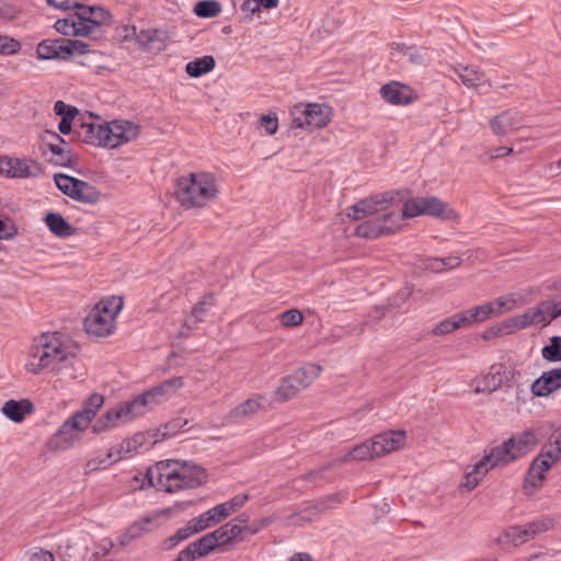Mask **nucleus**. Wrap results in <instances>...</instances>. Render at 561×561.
Returning a JSON list of instances; mask_svg holds the SVG:
<instances>
[{
	"label": "nucleus",
	"mask_w": 561,
	"mask_h": 561,
	"mask_svg": "<svg viewBox=\"0 0 561 561\" xmlns=\"http://www.w3.org/2000/svg\"><path fill=\"white\" fill-rule=\"evenodd\" d=\"M73 356V345L67 335L57 331L46 332L34 340L26 369L33 374L60 371L71 364Z\"/></svg>",
	"instance_id": "obj_1"
},
{
	"label": "nucleus",
	"mask_w": 561,
	"mask_h": 561,
	"mask_svg": "<svg viewBox=\"0 0 561 561\" xmlns=\"http://www.w3.org/2000/svg\"><path fill=\"white\" fill-rule=\"evenodd\" d=\"M205 470L196 465L190 466L179 460L159 461L154 467L149 468L144 481L158 491L174 493L181 490L195 489L206 480ZM145 486V482L140 488Z\"/></svg>",
	"instance_id": "obj_2"
},
{
	"label": "nucleus",
	"mask_w": 561,
	"mask_h": 561,
	"mask_svg": "<svg viewBox=\"0 0 561 561\" xmlns=\"http://www.w3.org/2000/svg\"><path fill=\"white\" fill-rule=\"evenodd\" d=\"M219 193L216 176L210 172H191L180 176L175 183L174 196L185 209L203 208Z\"/></svg>",
	"instance_id": "obj_3"
},
{
	"label": "nucleus",
	"mask_w": 561,
	"mask_h": 561,
	"mask_svg": "<svg viewBox=\"0 0 561 561\" xmlns=\"http://www.w3.org/2000/svg\"><path fill=\"white\" fill-rule=\"evenodd\" d=\"M514 440L506 439L501 445L491 447L484 451V455L479 459L469 471L465 474V482L461 484L467 491L474 489L485 477V474L493 468L506 466L512 461L518 459L516 451H514Z\"/></svg>",
	"instance_id": "obj_4"
},
{
	"label": "nucleus",
	"mask_w": 561,
	"mask_h": 561,
	"mask_svg": "<svg viewBox=\"0 0 561 561\" xmlns=\"http://www.w3.org/2000/svg\"><path fill=\"white\" fill-rule=\"evenodd\" d=\"M123 306V299L117 296L101 299L84 319L85 332L98 337H105L114 333L116 318Z\"/></svg>",
	"instance_id": "obj_5"
},
{
	"label": "nucleus",
	"mask_w": 561,
	"mask_h": 561,
	"mask_svg": "<svg viewBox=\"0 0 561 561\" xmlns=\"http://www.w3.org/2000/svg\"><path fill=\"white\" fill-rule=\"evenodd\" d=\"M108 126L100 116L85 112L79 116L73 134L79 141L108 148Z\"/></svg>",
	"instance_id": "obj_6"
},
{
	"label": "nucleus",
	"mask_w": 561,
	"mask_h": 561,
	"mask_svg": "<svg viewBox=\"0 0 561 561\" xmlns=\"http://www.w3.org/2000/svg\"><path fill=\"white\" fill-rule=\"evenodd\" d=\"M559 459V447L545 446L527 470L523 484L525 493L533 494L536 490L540 489L546 479V473Z\"/></svg>",
	"instance_id": "obj_7"
},
{
	"label": "nucleus",
	"mask_w": 561,
	"mask_h": 561,
	"mask_svg": "<svg viewBox=\"0 0 561 561\" xmlns=\"http://www.w3.org/2000/svg\"><path fill=\"white\" fill-rule=\"evenodd\" d=\"M54 182L62 194L76 202L94 205L101 201L102 194L98 187L83 180L57 173Z\"/></svg>",
	"instance_id": "obj_8"
},
{
	"label": "nucleus",
	"mask_w": 561,
	"mask_h": 561,
	"mask_svg": "<svg viewBox=\"0 0 561 561\" xmlns=\"http://www.w3.org/2000/svg\"><path fill=\"white\" fill-rule=\"evenodd\" d=\"M291 128L312 131L328 125L330 122V107L318 103L295 105L291 111Z\"/></svg>",
	"instance_id": "obj_9"
},
{
	"label": "nucleus",
	"mask_w": 561,
	"mask_h": 561,
	"mask_svg": "<svg viewBox=\"0 0 561 561\" xmlns=\"http://www.w3.org/2000/svg\"><path fill=\"white\" fill-rule=\"evenodd\" d=\"M401 227L399 213H388L382 217L366 220L355 229V234L365 239H377L381 236L391 234Z\"/></svg>",
	"instance_id": "obj_10"
},
{
	"label": "nucleus",
	"mask_w": 561,
	"mask_h": 561,
	"mask_svg": "<svg viewBox=\"0 0 561 561\" xmlns=\"http://www.w3.org/2000/svg\"><path fill=\"white\" fill-rule=\"evenodd\" d=\"M43 165L33 159L11 157L0 158V173L11 179L37 178L43 173Z\"/></svg>",
	"instance_id": "obj_11"
},
{
	"label": "nucleus",
	"mask_w": 561,
	"mask_h": 561,
	"mask_svg": "<svg viewBox=\"0 0 561 561\" xmlns=\"http://www.w3.org/2000/svg\"><path fill=\"white\" fill-rule=\"evenodd\" d=\"M137 417L129 401L123 402L117 407L107 410L92 425V432L100 434L117 427L121 423Z\"/></svg>",
	"instance_id": "obj_12"
},
{
	"label": "nucleus",
	"mask_w": 561,
	"mask_h": 561,
	"mask_svg": "<svg viewBox=\"0 0 561 561\" xmlns=\"http://www.w3.org/2000/svg\"><path fill=\"white\" fill-rule=\"evenodd\" d=\"M393 198V194L390 192L363 198L346 208V216L353 220H360L367 216L378 213L380 210L379 205L391 203Z\"/></svg>",
	"instance_id": "obj_13"
},
{
	"label": "nucleus",
	"mask_w": 561,
	"mask_h": 561,
	"mask_svg": "<svg viewBox=\"0 0 561 561\" xmlns=\"http://www.w3.org/2000/svg\"><path fill=\"white\" fill-rule=\"evenodd\" d=\"M108 126V148H116L136 139L140 133L139 125L125 121L114 119L107 123Z\"/></svg>",
	"instance_id": "obj_14"
},
{
	"label": "nucleus",
	"mask_w": 561,
	"mask_h": 561,
	"mask_svg": "<svg viewBox=\"0 0 561 561\" xmlns=\"http://www.w3.org/2000/svg\"><path fill=\"white\" fill-rule=\"evenodd\" d=\"M454 72L468 89H473L480 93H486L491 89L490 80L477 66L457 65Z\"/></svg>",
	"instance_id": "obj_15"
},
{
	"label": "nucleus",
	"mask_w": 561,
	"mask_h": 561,
	"mask_svg": "<svg viewBox=\"0 0 561 561\" xmlns=\"http://www.w3.org/2000/svg\"><path fill=\"white\" fill-rule=\"evenodd\" d=\"M43 140L49 151L56 157L55 163L60 167H71L73 162L72 151L67 141L56 131L45 130Z\"/></svg>",
	"instance_id": "obj_16"
},
{
	"label": "nucleus",
	"mask_w": 561,
	"mask_h": 561,
	"mask_svg": "<svg viewBox=\"0 0 561 561\" xmlns=\"http://www.w3.org/2000/svg\"><path fill=\"white\" fill-rule=\"evenodd\" d=\"M404 431H389L375 435L371 438V449L376 457H381L400 449L404 445Z\"/></svg>",
	"instance_id": "obj_17"
},
{
	"label": "nucleus",
	"mask_w": 561,
	"mask_h": 561,
	"mask_svg": "<svg viewBox=\"0 0 561 561\" xmlns=\"http://www.w3.org/2000/svg\"><path fill=\"white\" fill-rule=\"evenodd\" d=\"M78 10L79 19L83 22V25L90 30V37H92L95 31L102 25L111 24L112 22V14L102 7L80 3Z\"/></svg>",
	"instance_id": "obj_18"
},
{
	"label": "nucleus",
	"mask_w": 561,
	"mask_h": 561,
	"mask_svg": "<svg viewBox=\"0 0 561 561\" xmlns=\"http://www.w3.org/2000/svg\"><path fill=\"white\" fill-rule=\"evenodd\" d=\"M561 389V367L543 371L530 386L534 397L542 398Z\"/></svg>",
	"instance_id": "obj_19"
},
{
	"label": "nucleus",
	"mask_w": 561,
	"mask_h": 561,
	"mask_svg": "<svg viewBox=\"0 0 561 561\" xmlns=\"http://www.w3.org/2000/svg\"><path fill=\"white\" fill-rule=\"evenodd\" d=\"M524 125V117L522 113L508 110L493 117L490 122L492 131L497 136H506L515 130H518Z\"/></svg>",
	"instance_id": "obj_20"
},
{
	"label": "nucleus",
	"mask_w": 561,
	"mask_h": 561,
	"mask_svg": "<svg viewBox=\"0 0 561 561\" xmlns=\"http://www.w3.org/2000/svg\"><path fill=\"white\" fill-rule=\"evenodd\" d=\"M381 98L391 105H410L414 102L410 87L391 81L380 88Z\"/></svg>",
	"instance_id": "obj_21"
},
{
	"label": "nucleus",
	"mask_w": 561,
	"mask_h": 561,
	"mask_svg": "<svg viewBox=\"0 0 561 561\" xmlns=\"http://www.w3.org/2000/svg\"><path fill=\"white\" fill-rule=\"evenodd\" d=\"M215 549L213 536L210 537L209 534H206L182 549L173 561H195L206 557Z\"/></svg>",
	"instance_id": "obj_22"
},
{
	"label": "nucleus",
	"mask_w": 561,
	"mask_h": 561,
	"mask_svg": "<svg viewBox=\"0 0 561 561\" xmlns=\"http://www.w3.org/2000/svg\"><path fill=\"white\" fill-rule=\"evenodd\" d=\"M55 30L64 36L90 37L89 27L79 19V10L65 19H58L54 24Z\"/></svg>",
	"instance_id": "obj_23"
},
{
	"label": "nucleus",
	"mask_w": 561,
	"mask_h": 561,
	"mask_svg": "<svg viewBox=\"0 0 561 561\" xmlns=\"http://www.w3.org/2000/svg\"><path fill=\"white\" fill-rule=\"evenodd\" d=\"M165 401V399L157 391L151 388L144 393L135 397L129 401L136 416L145 414L148 410Z\"/></svg>",
	"instance_id": "obj_24"
},
{
	"label": "nucleus",
	"mask_w": 561,
	"mask_h": 561,
	"mask_svg": "<svg viewBox=\"0 0 561 561\" xmlns=\"http://www.w3.org/2000/svg\"><path fill=\"white\" fill-rule=\"evenodd\" d=\"M165 401V399L157 391L151 388L144 393L135 397L129 401L136 416L145 414L148 410Z\"/></svg>",
	"instance_id": "obj_25"
},
{
	"label": "nucleus",
	"mask_w": 561,
	"mask_h": 561,
	"mask_svg": "<svg viewBox=\"0 0 561 561\" xmlns=\"http://www.w3.org/2000/svg\"><path fill=\"white\" fill-rule=\"evenodd\" d=\"M34 411L33 403L27 399L8 400L1 408V412L12 422L21 423L26 414Z\"/></svg>",
	"instance_id": "obj_26"
},
{
	"label": "nucleus",
	"mask_w": 561,
	"mask_h": 561,
	"mask_svg": "<svg viewBox=\"0 0 561 561\" xmlns=\"http://www.w3.org/2000/svg\"><path fill=\"white\" fill-rule=\"evenodd\" d=\"M510 378V371H506L503 365H492L490 371L483 377L482 388H477L476 392L488 391L493 392L501 388Z\"/></svg>",
	"instance_id": "obj_27"
},
{
	"label": "nucleus",
	"mask_w": 561,
	"mask_h": 561,
	"mask_svg": "<svg viewBox=\"0 0 561 561\" xmlns=\"http://www.w3.org/2000/svg\"><path fill=\"white\" fill-rule=\"evenodd\" d=\"M137 41L149 51H162L167 47V34L159 30H144L138 34Z\"/></svg>",
	"instance_id": "obj_28"
},
{
	"label": "nucleus",
	"mask_w": 561,
	"mask_h": 561,
	"mask_svg": "<svg viewBox=\"0 0 561 561\" xmlns=\"http://www.w3.org/2000/svg\"><path fill=\"white\" fill-rule=\"evenodd\" d=\"M76 439V431L65 421L58 431L49 438L48 447L51 450H64L72 446Z\"/></svg>",
	"instance_id": "obj_29"
},
{
	"label": "nucleus",
	"mask_w": 561,
	"mask_h": 561,
	"mask_svg": "<svg viewBox=\"0 0 561 561\" xmlns=\"http://www.w3.org/2000/svg\"><path fill=\"white\" fill-rule=\"evenodd\" d=\"M528 328V323L525 313L506 319L501 324L491 328L484 335L488 339L491 335H505L512 334L519 330Z\"/></svg>",
	"instance_id": "obj_30"
},
{
	"label": "nucleus",
	"mask_w": 561,
	"mask_h": 561,
	"mask_svg": "<svg viewBox=\"0 0 561 561\" xmlns=\"http://www.w3.org/2000/svg\"><path fill=\"white\" fill-rule=\"evenodd\" d=\"M45 224L49 231L59 238H68L76 230L59 213H48L45 216Z\"/></svg>",
	"instance_id": "obj_31"
},
{
	"label": "nucleus",
	"mask_w": 561,
	"mask_h": 561,
	"mask_svg": "<svg viewBox=\"0 0 561 561\" xmlns=\"http://www.w3.org/2000/svg\"><path fill=\"white\" fill-rule=\"evenodd\" d=\"M371 440L358 444L354 446L351 450L344 454L342 457L334 460V462L343 463L351 461H365L373 458H377L371 449Z\"/></svg>",
	"instance_id": "obj_32"
},
{
	"label": "nucleus",
	"mask_w": 561,
	"mask_h": 561,
	"mask_svg": "<svg viewBox=\"0 0 561 561\" xmlns=\"http://www.w3.org/2000/svg\"><path fill=\"white\" fill-rule=\"evenodd\" d=\"M215 305V298L213 295L204 296L191 311V316L185 320L184 325L188 329H193L199 322L204 320L208 309Z\"/></svg>",
	"instance_id": "obj_33"
},
{
	"label": "nucleus",
	"mask_w": 561,
	"mask_h": 561,
	"mask_svg": "<svg viewBox=\"0 0 561 561\" xmlns=\"http://www.w3.org/2000/svg\"><path fill=\"white\" fill-rule=\"evenodd\" d=\"M153 522V517L146 516L141 519L134 522L121 537V545H127L130 541L141 537L144 534H147L151 530L149 525Z\"/></svg>",
	"instance_id": "obj_34"
},
{
	"label": "nucleus",
	"mask_w": 561,
	"mask_h": 561,
	"mask_svg": "<svg viewBox=\"0 0 561 561\" xmlns=\"http://www.w3.org/2000/svg\"><path fill=\"white\" fill-rule=\"evenodd\" d=\"M322 368L318 364H308L304 367L296 369L291 374V380L296 385H300L304 390L312 383V381L320 375Z\"/></svg>",
	"instance_id": "obj_35"
},
{
	"label": "nucleus",
	"mask_w": 561,
	"mask_h": 561,
	"mask_svg": "<svg viewBox=\"0 0 561 561\" xmlns=\"http://www.w3.org/2000/svg\"><path fill=\"white\" fill-rule=\"evenodd\" d=\"M463 323L466 327L476 323V322H483L490 317L494 316L493 308L490 302L476 306L471 309L465 310L460 312Z\"/></svg>",
	"instance_id": "obj_36"
},
{
	"label": "nucleus",
	"mask_w": 561,
	"mask_h": 561,
	"mask_svg": "<svg viewBox=\"0 0 561 561\" xmlns=\"http://www.w3.org/2000/svg\"><path fill=\"white\" fill-rule=\"evenodd\" d=\"M215 66L216 61L214 57L206 55L187 62L185 66V71L190 77L198 78L210 72Z\"/></svg>",
	"instance_id": "obj_37"
},
{
	"label": "nucleus",
	"mask_w": 561,
	"mask_h": 561,
	"mask_svg": "<svg viewBox=\"0 0 561 561\" xmlns=\"http://www.w3.org/2000/svg\"><path fill=\"white\" fill-rule=\"evenodd\" d=\"M510 439L514 440V451H516L517 458L526 455L531 447H534L538 439L537 435L534 431H525L520 434L512 436Z\"/></svg>",
	"instance_id": "obj_38"
},
{
	"label": "nucleus",
	"mask_w": 561,
	"mask_h": 561,
	"mask_svg": "<svg viewBox=\"0 0 561 561\" xmlns=\"http://www.w3.org/2000/svg\"><path fill=\"white\" fill-rule=\"evenodd\" d=\"M548 306H546L545 300L540 301L535 308L528 309L525 313L528 327L531 325H542L546 327L551 323Z\"/></svg>",
	"instance_id": "obj_39"
},
{
	"label": "nucleus",
	"mask_w": 561,
	"mask_h": 561,
	"mask_svg": "<svg viewBox=\"0 0 561 561\" xmlns=\"http://www.w3.org/2000/svg\"><path fill=\"white\" fill-rule=\"evenodd\" d=\"M248 499L249 496L247 494H238L230 500L216 505L215 511H217V516L222 520L226 519L229 515L241 508L247 503Z\"/></svg>",
	"instance_id": "obj_40"
},
{
	"label": "nucleus",
	"mask_w": 561,
	"mask_h": 561,
	"mask_svg": "<svg viewBox=\"0 0 561 561\" xmlns=\"http://www.w3.org/2000/svg\"><path fill=\"white\" fill-rule=\"evenodd\" d=\"M465 323L460 312L455 313L439 323H437L431 331L433 335H446L454 332L457 329L465 328Z\"/></svg>",
	"instance_id": "obj_41"
},
{
	"label": "nucleus",
	"mask_w": 561,
	"mask_h": 561,
	"mask_svg": "<svg viewBox=\"0 0 561 561\" xmlns=\"http://www.w3.org/2000/svg\"><path fill=\"white\" fill-rule=\"evenodd\" d=\"M114 453L112 449L107 451V454L103 457H94L89 459L84 465V474H89L96 470L106 469L112 466L114 462L118 461L122 457L117 456L113 459Z\"/></svg>",
	"instance_id": "obj_42"
},
{
	"label": "nucleus",
	"mask_w": 561,
	"mask_h": 561,
	"mask_svg": "<svg viewBox=\"0 0 561 561\" xmlns=\"http://www.w3.org/2000/svg\"><path fill=\"white\" fill-rule=\"evenodd\" d=\"M198 18L209 19L218 16L221 12V4L217 0L198 1L193 9Z\"/></svg>",
	"instance_id": "obj_43"
},
{
	"label": "nucleus",
	"mask_w": 561,
	"mask_h": 561,
	"mask_svg": "<svg viewBox=\"0 0 561 561\" xmlns=\"http://www.w3.org/2000/svg\"><path fill=\"white\" fill-rule=\"evenodd\" d=\"M504 538L515 547L531 540L526 525L510 526L504 531Z\"/></svg>",
	"instance_id": "obj_44"
},
{
	"label": "nucleus",
	"mask_w": 561,
	"mask_h": 561,
	"mask_svg": "<svg viewBox=\"0 0 561 561\" xmlns=\"http://www.w3.org/2000/svg\"><path fill=\"white\" fill-rule=\"evenodd\" d=\"M396 49L408 57L409 61L416 66H424L428 61V56L425 49H416L409 47L405 44H396Z\"/></svg>",
	"instance_id": "obj_45"
},
{
	"label": "nucleus",
	"mask_w": 561,
	"mask_h": 561,
	"mask_svg": "<svg viewBox=\"0 0 561 561\" xmlns=\"http://www.w3.org/2000/svg\"><path fill=\"white\" fill-rule=\"evenodd\" d=\"M422 207L424 208V215L434 217L450 218V214L445 215L447 205L435 196L423 197Z\"/></svg>",
	"instance_id": "obj_46"
},
{
	"label": "nucleus",
	"mask_w": 561,
	"mask_h": 561,
	"mask_svg": "<svg viewBox=\"0 0 561 561\" xmlns=\"http://www.w3.org/2000/svg\"><path fill=\"white\" fill-rule=\"evenodd\" d=\"M194 533L192 531L188 524L184 527L179 528L172 536L168 537L161 542V548L165 551L174 549L179 543L192 537Z\"/></svg>",
	"instance_id": "obj_47"
},
{
	"label": "nucleus",
	"mask_w": 561,
	"mask_h": 561,
	"mask_svg": "<svg viewBox=\"0 0 561 561\" xmlns=\"http://www.w3.org/2000/svg\"><path fill=\"white\" fill-rule=\"evenodd\" d=\"M541 356L550 363L561 362V336L550 337L549 344L541 348Z\"/></svg>",
	"instance_id": "obj_48"
},
{
	"label": "nucleus",
	"mask_w": 561,
	"mask_h": 561,
	"mask_svg": "<svg viewBox=\"0 0 561 561\" xmlns=\"http://www.w3.org/2000/svg\"><path fill=\"white\" fill-rule=\"evenodd\" d=\"M261 409L259 399H248L231 410L230 416L233 419H242L253 415Z\"/></svg>",
	"instance_id": "obj_49"
},
{
	"label": "nucleus",
	"mask_w": 561,
	"mask_h": 561,
	"mask_svg": "<svg viewBox=\"0 0 561 561\" xmlns=\"http://www.w3.org/2000/svg\"><path fill=\"white\" fill-rule=\"evenodd\" d=\"M103 404L104 397L100 393H92L83 401L80 411L92 421Z\"/></svg>",
	"instance_id": "obj_50"
},
{
	"label": "nucleus",
	"mask_w": 561,
	"mask_h": 561,
	"mask_svg": "<svg viewBox=\"0 0 561 561\" xmlns=\"http://www.w3.org/2000/svg\"><path fill=\"white\" fill-rule=\"evenodd\" d=\"M302 390L304 389L300 388V385H296L291 380V375H289V376L283 378L276 393L280 400L287 401V400H290L294 397H296Z\"/></svg>",
	"instance_id": "obj_51"
},
{
	"label": "nucleus",
	"mask_w": 561,
	"mask_h": 561,
	"mask_svg": "<svg viewBox=\"0 0 561 561\" xmlns=\"http://www.w3.org/2000/svg\"><path fill=\"white\" fill-rule=\"evenodd\" d=\"M183 385H184V381H183L182 377H172L152 388L156 389L157 391H159V393L165 400H168L173 393H175L176 390L182 388Z\"/></svg>",
	"instance_id": "obj_52"
},
{
	"label": "nucleus",
	"mask_w": 561,
	"mask_h": 561,
	"mask_svg": "<svg viewBox=\"0 0 561 561\" xmlns=\"http://www.w3.org/2000/svg\"><path fill=\"white\" fill-rule=\"evenodd\" d=\"M38 59L51 60L58 58L57 39H44L36 48Z\"/></svg>",
	"instance_id": "obj_53"
},
{
	"label": "nucleus",
	"mask_w": 561,
	"mask_h": 561,
	"mask_svg": "<svg viewBox=\"0 0 561 561\" xmlns=\"http://www.w3.org/2000/svg\"><path fill=\"white\" fill-rule=\"evenodd\" d=\"M423 197H416L408 199L402 209V214H399L401 220L404 218H413L416 216L424 215V208L422 207Z\"/></svg>",
	"instance_id": "obj_54"
},
{
	"label": "nucleus",
	"mask_w": 561,
	"mask_h": 561,
	"mask_svg": "<svg viewBox=\"0 0 561 561\" xmlns=\"http://www.w3.org/2000/svg\"><path fill=\"white\" fill-rule=\"evenodd\" d=\"M318 516V510L316 507H307L301 510L299 513L289 516L288 520L290 525L304 526L307 523L314 520Z\"/></svg>",
	"instance_id": "obj_55"
},
{
	"label": "nucleus",
	"mask_w": 561,
	"mask_h": 561,
	"mask_svg": "<svg viewBox=\"0 0 561 561\" xmlns=\"http://www.w3.org/2000/svg\"><path fill=\"white\" fill-rule=\"evenodd\" d=\"M494 316H501L505 311H512L516 307V299L513 295L501 296L491 301Z\"/></svg>",
	"instance_id": "obj_56"
},
{
	"label": "nucleus",
	"mask_w": 561,
	"mask_h": 561,
	"mask_svg": "<svg viewBox=\"0 0 561 561\" xmlns=\"http://www.w3.org/2000/svg\"><path fill=\"white\" fill-rule=\"evenodd\" d=\"M22 48L21 43L9 35L0 34V56L18 54Z\"/></svg>",
	"instance_id": "obj_57"
},
{
	"label": "nucleus",
	"mask_w": 561,
	"mask_h": 561,
	"mask_svg": "<svg viewBox=\"0 0 561 561\" xmlns=\"http://www.w3.org/2000/svg\"><path fill=\"white\" fill-rule=\"evenodd\" d=\"M525 525L528 529V534H529L530 538L534 539L536 536L550 529L553 525V522L550 518H541V519L533 520Z\"/></svg>",
	"instance_id": "obj_58"
},
{
	"label": "nucleus",
	"mask_w": 561,
	"mask_h": 561,
	"mask_svg": "<svg viewBox=\"0 0 561 561\" xmlns=\"http://www.w3.org/2000/svg\"><path fill=\"white\" fill-rule=\"evenodd\" d=\"M54 112L57 116L66 119H75L79 115V110L76 106L60 100L55 103Z\"/></svg>",
	"instance_id": "obj_59"
},
{
	"label": "nucleus",
	"mask_w": 561,
	"mask_h": 561,
	"mask_svg": "<svg viewBox=\"0 0 561 561\" xmlns=\"http://www.w3.org/2000/svg\"><path fill=\"white\" fill-rule=\"evenodd\" d=\"M304 320L302 313L298 309L287 310L279 316V321L284 327L291 328L300 324Z\"/></svg>",
	"instance_id": "obj_60"
},
{
	"label": "nucleus",
	"mask_w": 561,
	"mask_h": 561,
	"mask_svg": "<svg viewBox=\"0 0 561 561\" xmlns=\"http://www.w3.org/2000/svg\"><path fill=\"white\" fill-rule=\"evenodd\" d=\"M66 422L72 427L75 431H84L89 424L91 423V420L83 414L82 411L75 412L71 416H69Z\"/></svg>",
	"instance_id": "obj_61"
},
{
	"label": "nucleus",
	"mask_w": 561,
	"mask_h": 561,
	"mask_svg": "<svg viewBox=\"0 0 561 561\" xmlns=\"http://www.w3.org/2000/svg\"><path fill=\"white\" fill-rule=\"evenodd\" d=\"M208 534L210 537L213 536V541H214L216 549L231 543L228 533H227V529L225 528L224 525Z\"/></svg>",
	"instance_id": "obj_62"
},
{
	"label": "nucleus",
	"mask_w": 561,
	"mask_h": 561,
	"mask_svg": "<svg viewBox=\"0 0 561 561\" xmlns=\"http://www.w3.org/2000/svg\"><path fill=\"white\" fill-rule=\"evenodd\" d=\"M20 10L10 3H0V20L13 21L19 15Z\"/></svg>",
	"instance_id": "obj_63"
},
{
	"label": "nucleus",
	"mask_w": 561,
	"mask_h": 561,
	"mask_svg": "<svg viewBox=\"0 0 561 561\" xmlns=\"http://www.w3.org/2000/svg\"><path fill=\"white\" fill-rule=\"evenodd\" d=\"M18 232L15 225L12 221H3L0 219V239H12Z\"/></svg>",
	"instance_id": "obj_64"
}]
</instances>
